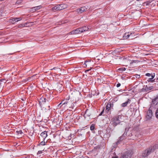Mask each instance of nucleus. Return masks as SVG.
Masks as SVG:
<instances>
[{
    "label": "nucleus",
    "instance_id": "72a5a7b5",
    "mask_svg": "<svg viewBox=\"0 0 158 158\" xmlns=\"http://www.w3.org/2000/svg\"><path fill=\"white\" fill-rule=\"evenodd\" d=\"M151 75L152 77V79H153L155 77V73L152 74Z\"/></svg>",
    "mask_w": 158,
    "mask_h": 158
},
{
    "label": "nucleus",
    "instance_id": "ea45409f",
    "mask_svg": "<svg viewBox=\"0 0 158 158\" xmlns=\"http://www.w3.org/2000/svg\"><path fill=\"white\" fill-rule=\"evenodd\" d=\"M90 70H91V69H88V70H85V72L86 73V72H88V71H90Z\"/></svg>",
    "mask_w": 158,
    "mask_h": 158
},
{
    "label": "nucleus",
    "instance_id": "4468645a",
    "mask_svg": "<svg viewBox=\"0 0 158 158\" xmlns=\"http://www.w3.org/2000/svg\"><path fill=\"white\" fill-rule=\"evenodd\" d=\"M113 105L111 104L110 103H109L107 104L106 106V110L107 111V112L109 111L110 108H111L112 106H113Z\"/></svg>",
    "mask_w": 158,
    "mask_h": 158
},
{
    "label": "nucleus",
    "instance_id": "bb28decb",
    "mask_svg": "<svg viewBox=\"0 0 158 158\" xmlns=\"http://www.w3.org/2000/svg\"><path fill=\"white\" fill-rule=\"evenodd\" d=\"M45 145V143L44 141V140H43V141L40 143V144H39V145Z\"/></svg>",
    "mask_w": 158,
    "mask_h": 158
},
{
    "label": "nucleus",
    "instance_id": "423d86ee",
    "mask_svg": "<svg viewBox=\"0 0 158 158\" xmlns=\"http://www.w3.org/2000/svg\"><path fill=\"white\" fill-rule=\"evenodd\" d=\"M58 10H60L66 8L67 7V5L65 4L62 3L57 5Z\"/></svg>",
    "mask_w": 158,
    "mask_h": 158
},
{
    "label": "nucleus",
    "instance_id": "ddd939ff",
    "mask_svg": "<svg viewBox=\"0 0 158 158\" xmlns=\"http://www.w3.org/2000/svg\"><path fill=\"white\" fill-rule=\"evenodd\" d=\"M23 133L21 130L19 131H16V135H17V138H19L22 136V134Z\"/></svg>",
    "mask_w": 158,
    "mask_h": 158
},
{
    "label": "nucleus",
    "instance_id": "0eeeda50",
    "mask_svg": "<svg viewBox=\"0 0 158 158\" xmlns=\"http://www.w3.org/2000/svg\"><path fill=\"white\" fill-rule=\"evenodd\" d=\"M40 137H39L40 139V138L42 140H44L45 139L47 136V132L46 131H44L40 134Z\"/></svg>",
    "mask_w": 158,
    "mask_h": 158
},
{
    "label": "nucleus",
    "instance_id": "c756f323",
    "mask_svg": "<svg viewBox=\"0 0 158 158\" xmlns=\"http://www.w3.org/2000/svg\"><path fill=\"white\" fill-rule=\"evenodd\" d=\"M156 117L158 118V108L156 110Z\"/></svg>",
    "mask_w": 158,
    "mask_h": 158
},
{
    "label": "nucleus",
    "instance_id": "f257e3e1",
    "mask_svg": "<svg viewBox=\"0 0 158 158\" xmlns=\"http://www.w3.org/2000/svg\"><path fill=\"white\" fill-rule=\"evenodd\" d=\"M122 116L121 115H118L117 116L114 117L112 119V124L115 127L118 124L122 122Z\"/></svg>",
    "mask_w": 158,
    "mask_h": 158
},
{
    "label": "nucleus",
    "instance_id": "9d476101",
    "mask_svg": "<svg viewBox=\"0 0 158 158\" xmlns=\"http://www.w3.org/2000/svg\"><path fill=\"white\" fill-rule=\"evenodd\" d=\"M152 116V112L151 110H149L147 112L146 118L147 119L151 118Z\"/></svg>",
    "mask_w": 158,
    "mask_h": 158
},
{
    "label": "nucleus",
    "instance_id": "b1692460",
    "mask_svg": "<svg viewBox=\"0 0 158 158\" xmlns=\"http://www.w3.org/2000/svg\"><path fill=\"white\" fill-rule=\"evenodd\" d=\"M126 69L125 68H121L118 69V70L119 71H124L126 70Z\"/></svg>",
    "mask_w": 158,
    "mask_h": 158
},
{
    "label": "nucleus",
    "instance_id": "3c124183",
    "mask_svg": "<svg viewBox=\"0 0 158 158\" xmlns=\"http://www.w3.org/2000/svg\"><path fill=\"white\" fill-rule=\"evenodd\" d=\"M137 1H139L140 0H137Z\"/></svg>",
    "mask_w": 158,
    "mask_h": 158
},
{
    "label": "nucleus",
    "instance_id": "f704fd0d",
    "mask_svg": "<svg viewBox=\"0 0 158 158\" xmlns=\"http://www.w3.org/2000/svg\"><path fill=\"white\" fill-rule=\"evenodd\" d=\"M120 85H121V84L119 83H118L117 84V85H116V86L117 87H120Z\"/></svg>",
    "mask_w": 158,
    "mask_h": 158
},
{
    "label": "nucleus",
    "instance_id": "39448f33",
    "mask_svg": "<svg viewBox=\"0 0 158 158\" xmlns=\"http://www.w3.org/2000/svg\"><path fill=\"white\" fill-rule=\"evenodd\" d=\"M89 8V7L88 6L82 7L80 8L77 9L76 10V12L78 13H81L84 12L86 11Z\"/></svg>",
    "mask_w": 158,
    "mask_h": 158
},
{
    "label": "nucleus",
    "instance_id": "e433bc0d",
    "mask_svg": "<svg viewBox=\"0 0 158 158\" xmlns=\"http://www.w3.org/2000/svg\"><path fill=\"white\" fill-rule=\"evenodd\" d=\"M104 112V110H103L101 112L100 114H99V115H102V114Z\"/></svg>",
    "mask_w": 158,
    "mask_h": 158
},
{
    "label": "nucleus",
    "instance_id": "f3484780",
    "mask_svg": "<svg viewBox=\"0 0 158 158\" xmlns=\"http://www.w3.org/2000/svg\"><path fill=\"white\" fill-rule=\"evenodd\" d=\"M152 89V86H150L148 87L146 85L144 88V89L146 92L148 91L149 90H151Z\"/></svg>",
    "mask_w": 158,
    "mask_h": 158
},
{
    "label": "nucleus",
    "instance_id": "a19ab883",
    "mask_svg": "<svg viewBox=\"0 0 158 158\" xmlns=\"http://www.w3.org/2000/svg\"><path fill=\"white\" fill-rule=\"evenodd\" d=\"M128 135L129 136H131L132 135L131 133L130 134Z\"/></svg>",
    "mask_w": 158,
    "mask_h": 158
},
{
    "label": "nucleus",
    "instance_id": "393cba45",
    "mask_svg": "<svg viewBox=\"0 0 158 158\" xmlns=\"http://www.w3.org/2000/svg\"><path fill=\"white\" fill-rule=\"evenodd\" d=\"M22 0H18L16 2L15 4H19L22 3Z\"/></svg>",
    "mask_w": 158,
    "mask_h": 158
},
{
    "label": "nucleus",
    "instance_id": "2f4dec72",
    "mask_svg": "<svg viewBox=\"0 0 158 158\" xmlns=\"http://www.w3.org/2000/svg\"><path fill=\"white\" fill-rule=\"evenodd\" d=\"M145 75L147 76L150 77L151 75V74L150 73H146Z\"/></svg>",
    "mask_w": 158,
    "mask_h": 158
},
{
    "label": "nucleus",
    "instance_id": "c03bdc74",
    "mask_svg": "<svg viewBox=\"0 0 158 158\" xmlns=\"http://www.w3.org/2000/svg\"><path fill=\"white\" fill-rule=\"evenodd\" d=\"M2 87V86L1 85V83L0 82V88H1Z\"/></svg>",
    "mask_w": 158,
    "mask_h": 158
},
{
    "label": "nucleus",
    "instance_id": "7ed1b4c3",
    "mask_svg": "<svg viewBox=\"0 0 158 158\" xmlns=\"http://www.w3.org/2000/svg\"><path fill=\"white\" fill-rule=\"evenodd\" d=\"M132 154V151L129 150L124 153L120 158H131Z\"/></svg>",
    "mask_w": 158,
    "mask_h": 158
},
{
    "label": "nucleus",
    "instance_id": "dca6fc26",
    "mask_svg": "<svg viewBox=\"0 0 158 158\" xmlns=\"http://www.w3.org/2000/svg\"><path fill=\"white\" fill-rule=\"evenodd\" d=\"M130 102H131V100H130L129 99H128L127 101V102H125L121 104V106L122 107L126 106H127V105L128 103H130Z\"/></svg>",
    "mask_w": 158,
    "mask_h": 158
},
{
    "label": "nucleus",
    "instance_id": "4be33fe9",
    "mask_svg": "<svg viewBox=\"0 0 158 158\" xmlns=\"http://www.w3.org/2000/svg\"><path fill=\"white\" fill-rule=\"evenodd\" d=\"M35 11H37L39 10L41 8V6H35Z\"/></svg>",
    "mask_w": 158,
    "mask_h": 158
},
{
    "label": "nucleus",
    "instance_id": "f03ea898",
    "mask_svg": "<svg viewBox=\"0 0 158 158\" xmlns=\"http://www.w3.org/2000/svg\"><path fill=\"white\" fill-rule=\"evenodd\" d=\"M154 151V148L153 147H150L146 149L143 153L142 156L144 157H146Z\"/></svg>",
    "mask_w": 158,
    "mask_h": 158
},
{
    "label": "nucleus",
    "instance_id": "58836bf2",
    "mask_svg": "<svg viewBox=\"0 0 158 158\" xmlns=\"http://www.w3.org/2000/svg\"><path fill=\"white\" fill-rule=\"evenodd\" d=\"M42 153V151H38V152H37V154H41Z\"/></svg>",
    "mask_w": 158,
    "mask_h": 158
},
{
    "label": "nucleus",
    "instance_id": "f8f14e48",
    "mask_svg": "<svg viewBox=\"0 0 158 158\" xmlns=\"http://www.w3.org/2000/svg\"><path fill=\"white\" fill-rule=\"evenodd\" d=\"M131 35L132 33L130 32L126 33L124 34L123 37L124 38V39H127L130 36L131 39H132L133 36Z\"/></svg>",
    "mask_w": 158,
    "mask_h": 158
},
{
    "label": "nucleus",
    "instance_id": "49530a36",
    "mask_svg": "<svg viewBox=\"0 0 158 158\" xmlns=\"http://www.w3.org/2000/svg\"><path fill=\"white\" fill-rule=\"evenodd\" d=\"M21 158H26V157H22Z\"/></svg>",
    "mask_w": 158,
    "mask_h": 158
},
{
    "label": "nucleus",
    "instance_id": "a18cd8bd",
    "mask_svg": "<svg viewBox=\"0 0 158 158\" xmlns=\"http://www.w3.org/2000/svg\"><path fill=\"white\" fill-rule=\"evenodd\" d=\"M48 109L49 110L50 109V106H48Z\"/></svg>",
    "mask_w": 158,
    "mask_h": 158
},
{
    "label": "nucleus",
    "instance_id": "6e6552de",
    "mask_svg": "<svg viewBox=\"0 0 158 158\" xmlns=\"http://www.w3.org/2000/svg\"><path fill=\"white\" fill-rule=\"evenodd\" d=\"M157 105H158V98H156L152 100L151 106L155 108Z\"/></svg>",
    "mask_w": 158,
    "mask_h": 158
},
{
    "label": "nucleus",
    "instance_id": "473e14b6",
    "mask_svg": "<svg viewBox=\"0 0 158 158\" xmlns=\"http://www.w3.org/2000/svg\"><path fill=\"white\" fill-rule=\"evenodd\" d=\"M17 19V20L16 21V22H18L19 21H20L22 19V18H16Z\"/></svg>",
    "mask_w": 158,
    "mask_h": 158
},
{
    "label": "nucleus",
    "instance_id": "aec40b11",
    "mask_svg": "<svg viewBox=\"0 0 158 158\" xmlns=\"http://www.w3.org/2000/svg\"><path fill=\"white\" fill-rule=\"evenodd\" d=\"M52 10L54 12L58 10L57 5L52 7Z\"/></svg>",
    "mask_w": 158,
    "mask_h": 158
},
{
    "label": "nucleus",
    "instance_id": "37998d69",
    "mask_svg": "<svg viewBox=\"0 0 158 158\" xmlns=\"http://www.w3.org/2000/svg\"><path fill=\"white\" fill-rule=\"evenodd\" d=\"M118 157L117 156L113 157L112 158H118Z\"/></svg>",
    "mask_w": 158,
    "mask_h": 158
},
{
    "label": "nucleus",
    "instance_id": "a878e982",
    "mask_svg": "<svg viewBox=\"0 0 158 158\" xmlns=\"http://www.w3.org/2000/svg\"><path fill=\"white\" fill-rule=\"evenodd\" d=\"M152 78H149L148 79V82L151 81L152 82H155V79H154V80H152Z\"/></svg>",
    "mask_w": 158,
    "mask_h": 158
},
{
    "label": "nucleus",
    "instance_id": "79ce46f5",
    "mask_svg": "<svg viewBox=\"0 0 158 158\" xmlns=\"http://www.w3.org/2000/svg\"><path fill=\"white\" fill-rule=\"evenodd\" d=\"M21 26H23V25H19L18 26V27H21Z\"/></svg>",
    "mask_w": 158,
    "mask_h": 158
},
{
    "label": "nucleus",
    "instance_id": "a211bd4d",
    "mask_svg": "<svg viewBox=\"0 0 158 158\" xmlns=\"http://www.w3.org/2000/svg\"><path fill=\"white\" fill-rule=\"evenodd\" d=\"M17 20V19L16 18H14L11 19H10V22L14 24V22H16Z\"/></svg>",
    "mask_w": 158,
    "mask_h": 158
},
{
    "label": "nucleus",
    "instance_id": "1a4fd4ad",
    "mask_svg": "<svg viewBox=\"0 0 158 158\" xmlns=\"http://www.w3.org/2000/svg\"><path fill=\"white\" fill-rule=\"evenodd\" d=\"M81 33H82V32H81V30L80 29V28H78L76 29L75 30L73 31H71L70 32V34L73 35L79 34Z\"/></svg>",
    "mask_w": 158,
    "mask_h": 158
},
{
    "label": "nucleus",
    "instance_id": "9b49d317",
    "mask_svg": "<svg viewBox=\"0 0 158 158\" xmlns=\"http://www.w3.org/2000/svg\"><path fill=\"white\" fill-rule=\"evenodd\" d=\"M127 134V133L125 134L124 133L122 136L118 138L117 141H118V142L120 144L125 139V135H126Z\"/></svg>",
    "mask_w": 158,
    "mask_h": 158
},
{
    "label": "nucleus",
    "instance_id": "6ab92c4d",
    "mask_svg": "<svg viewBox=\"0 0 158 158\" xmlns=\"http://www.w3.org/2000/svg\"><path fill=\"white\" fill-rule=\"evenodd\" d=\"M119 144H120V143H119L118 141H117L115 143H114L113 144L112 147L113 148H116L117 147V146H118V145Z\"/></svg>",
    "mask_w": 158,
    "mask_h": 158
},
{
    "label": "nucleus",
    "instance_id": "2eb2a0df",
    "mask_svg": "<svg viewBox=\"0 0 158 158\" xmlns=\"http://www.w3.org/2000/svg\"><path fill=\"white\" fill-rule=\"evenodd\" d=\"M81 30V32H83L85 31H87L88 30L89 28L88 27H86L85 26L83 27H80Z\"/></svg>",
    "mask_w": 158,
    "mask_h": 158
},
{
    "label": "nucleus",
    "instance_id": "8fccbe9b",
    "mask_svg": "<svg viewBox=\"0 0 158 158\" xmlns=\"http://www.w3.org/2000/svg\"><path fill=\"white\" fill-rule=\"evenodd\" d=\"M1 69V68L0 67V70Z\"/></svg>",
    "mask_w": 158,
    "mask_h": 158
},
{
    "label": "nucleus",
    "instance_id": "09e8293b",
    "mask_svg": "<svg viewBox=\"0 0 158 158\" xmlns=\"http://www.w3.org/2000/svg\"><path fill=\"white\" fill-rule=\"evenodd\" d=\"M158 80V77H157V80Z\"/></svg>",
    "mask_w": 158,
    "mask_h": 158
},
{
    "label": "nucleus",
    "instance_id": "4c0bfd02",
    "mask_svg": "<svg viewBox=\"0 0 158 158\" xmlns=\"http://www.w3.org/2000/svg\"><path fill=\"white\" fill-rule=\"evenodd\" d=\"M64 101H62L58 105V106H60L61 104H62H62H63V103H64Z\"/></svg>",
    "mask_w": 158,
    "mask_h": 158
},
{
    "label": "nucleus",
    "instance_id": "c85d7f7f",
    "mask_svg": "<svg viewBox=\"0 0 158 158\" xmlns=\"http://www.w3.org/2000/svg\"><path fill=\"white\" fill-rule=\"evenodd\" d=\"M41 100H42V101L43 103H45L46 102V99L45 98H41Z\"/></svg>",
    "mask_w": 158,
    "mask_h": 158
},
{
    "label": "nucleus",
    "instance_id": "20e7f679",
    "mask_svg": "<svg viewBox=\"0 0 158 158\" xmlns=\"http://www.w3.org/2000/svg\"><path fill=\"white\" fill-rule=\"evenodd\" d=\"M62 106H66L70 107H71L73 106H74L73 102L71 100H68L67 101H66L64 102V103H63Z\"/></svg>",
    "mask_w": 158,
    "mask_h": 158
},
{
    "label": "nucleus",
    "instance_id": "412c9836",
    "mask_svg": "<svg viewBox=\"0 0 158 158\" xmlns=\"http://www.w3.org/2000/svg\"><path fill=\"white\" fill-rule=\"evenodd\" d=\"M126 61H127V62H129L131 64H132L133 63H136V60H133V61H131L130 60H125Z\"/></svg>",
    "mask_w": 158,
    "mask_h": 158
},
{
    "label": "nucleus",
    "instance_id": "de8ad7c7",
    "mask_svg": "<svg viewBox=\"0 0 158 158\" xmlns=\"http://www.w3.org/2000/svg\"><path fill=\"white\" fill-rule=\"evenodd\" d=\"M21 99H22V101H23V100H24L23 99V98H22Z\"/></svg>",
    "mask_w": 158,
    "mask_h": 158
},
{
    "label": "nucleus",
    "instance_id": "c9c22d12",
    "mask_svg": "<svg viewBox=\"0 0 158 158\" xmlns=\"http://www.w3.org/2000/svg\"><path fill=\"white\" fill-rule=\"evenodd\" d=\"M89 63L87 61H86L85 62V63L84 64V65H85L86 66V65H87V64H86V63Z\"/></svg>",
    "mask_w": 158,
    "mask_h": 158
},
{
    "label": "nucleus",
    "instance_id": "7c9ffc66",
    "mask_svg": "<svg viewBox=\"0 0 158 158\" xmlns=\"http://www.w3.org/2000/svg\"><path fill=\"white\" fill-rule=\"evenodd\" d=\"M134 76L137 78H140V75L138 74H135Z\"/></svg>",
    "mask_w": 158,
    "mask_h": 158
},
{
    "label": "nucleus",
    "instance_id": "cd10ccee",
    "mask_svg": "<svg viewBox=\"0 0 158 158\" xmlns=\"http://www.w3.org/2000/svg\"><path fill=\"white\" fill-rule=\"evenodd\" d=\"M30 11L32 12H34L35 11H36L35 10V7H33L31 8Z\"/></svg>",
    "mask_w": 158,
    "mask_h": 158
},
{
    "label": "nucleus",
    "instance_id": "5701e85b",
    "mask_svg": "<svg viewBox=\"0 0 158 158\" xmlns=\"http://www.w3.org/2000/svg\"><path fill=\"white\" fill-rule=\"evenodd\" d=\"M94 129V124H92L90 127V129L91 131L93 130Z\"/></svg>",
    "mask_w": 158,
    "mask_h": 158
}]
</instances>
